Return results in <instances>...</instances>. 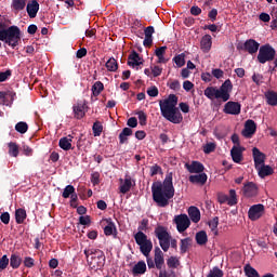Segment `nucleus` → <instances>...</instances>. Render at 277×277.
Wrapping results in <instances>:
<instances>
[{
    "label": "nucleus",
    "instance_id": "de8ad7c7",
    "mask_svg": "<svg viewBox=\"0 0 277 277\" xmlns=\"http://www.w3.org/2000/svg\"><path fill=\"white\" fill-rule=\"evenodd\" d=\"M208 224L212 233H214V235H217V226L220 224V217L214 216L211 221H209Z\"/></svg>",
    "mask_w": 277,
    "mask_h": 277
},
{
    "label": "nucleus",
    "instance_id": "1a4fd4ad",
    "mask_svg": "<svg viewBox=\"0 0 277 277\" xmlns=\"http://www.w3.org/2000/svg\"><path fill=\"white\" fill-rule=\"evenodd\" d=\"M174 223L176 224V229L180 233H185L189 226H192V221L187 214H179L174 216Z\"/></svg>",
    "mask_w": 277,
    "mask_h": 277
},
{
    "label": "nucleus",
    "instance_id": "39448f33",
    "mask_svg": "<svg viewBox=\"0 0 277 277\" xmlns=\"http://www.w3.org/2000/svg\"><path fill=\"white\" fill-rule=\"evenodd\" d=\"M0 40L9 47L16 49L21 44V28L18 26H10L0 30Z\"/></svg>",
    "mask_w": 277,
    "mask_h": 277
},
{
    "label": "nucleus",
    "instance_id": "603ef678",
    "mask_svg": "<svg viewBox=\"0 0 277 277\" xmlns=\"http://www.w3.org/2000/svg\"><path fill=\"white\" fill-rule=\"evenodd\" d=\"M215 151V143H208L203 146V153L206 155H211V153Z\"/></svg>",
    "mask_w": 277,
    "mask_h": 277
},
{
    "label": "nucleus",
    "instance_id": "a878e982",
    "mask_svg": "<svg viewBox=\"0 0 277 277\" xmlns=\"http://www.w3.org/2000/svg\"><path fill=\"white\" fill-rule=\"evenodd\" d=\"M58 146L62 150H72V135H68V137L64 136L60 138Z\"/></svg>",
    "mask_w": 277,
    "mask_h": 277
},
{
    "label": "nucleus",
    "instance_id": "9b49d317",
    "mask_svg": "<svg viewBox=\"0 0 277 277\" xmlns=\"http://www.w3.org/2000/svg\"><path fill=\"white\" fill-rule=\"evenodd\" d=\"M265 213V206L263 203L253 205L248 211L249 220L256 222L260 217H263Z\"/></svg>",
    "mask_w": 277,
    "mask_h": 277
},
{
    "label": "nucleus",
    "instance_id": "c03bdc74",
    "mask_svg": "<svg viewBox=\"0 0 277 277\" xmlns=\"http://www.w3.org/2000/svg\"><path fill=\"white\" fill-rule=\"evenodd\" d=\"M114 230L116 233V224L110 221L107 226L104 227V235H106V237H111V235H114Z\"/></svg>",
    "mask_w": 277,
    "mask_h": 277
},
{
    "label": "nucleus",
    "instance_id": "f257e3e1",
    "mask_svg": "<svg viewBox=\"0 0 277 277\" xmlns=\"http://www.w3.org/2000/svg\"><path fill=\"white\" fill-rule=\"evenodd\" d=\"M175 189L172 182V173H168L163 182H154L151 185V196L157 207L166 209L170 206V200L174 198Z\"/></svg>",
    "mask_w": 277,
    "mask_h": 277
},
{
    "label": "nucleus",
    "instance_id": "4468645a",
    "mask_svg": "<svg viewBox=\"0 0 277 277\" xmlns=\"http://www.w3.org/2000/svg\"><path fill=\"white\" fill-rule=\"evenodd\" d=\"M243 150H246V147H242V146L232 147L230 156L234 163H240L243 161Z\"/></svg>",
    "mask_w": 277,
    "mask_h": 277
},
{
    "label": "nucleus",
    "instance_id": "bf43d9fd",
    "mask_svg": "<svg viewBox=\"0 0 277 277\" xmlns=\"http://www.w3.org/2000/svg\"><path fill=\"white\" fill-rule=\"evenodd\" d=\"M147 94H148V96H151L155 98L156 96H159V89H157V87H150L147 90Z\"/></svg>",
    "mask_w": 277,
    "mask_h": 277
},
{
    "label": "nucleus",
    "instance_id": "6ab92c4d",
    "mask_svg": "<svg viewBox=\"0 0 277 277\" xmlns=\"http://www.w3.org/2000/svg\"><path fill=\"white\" fill-rule=\"evenodd\" d=\"M39 10H40V3H38L36 0H31V2L28 3L26 6V12L29 18H36V16H38Z\"/></svg>",
    "mask_w": 277,
    "mask_h": 277
},
{
    "label": "nucleus",
    "instance_id": "393cba45",
    "mask_svg": "<svg viewBox=\"0 0 277 277\" xmlns=\"http://www.w3.org/2000/svg\"><path fill=\"white\" fill-rule=\"evenodd\" d=\"M255 168L265 163V155L256 147L252 149Z\"/></svg>",
    "mask_w": 277,
    "mask_h": 277
},
{
    "label": "nucleus",
    "instance_id": "cd10ccee",
    "mask_svg": "<svg viewBox=\"0 0 277 277\" xmlns=\"http://www.w3.org/2000/svg\"><path fill=\"white\" fill-rule=\"evenodd\" d=\"M188 215L192 222H194V224H198L200 222V210L197 207H194V206L189 207Z\"/></svg>",
    "mask_w": 277,
    "mask_h": 277
},
{
    "label": "nucleus",
    "instance_id": "49530a36",
    "mask_svg": "<svg viewBox=\"0 0 277 277\" xmlns=\"http://www.w3.org/2000/svg\"><path fill=\"white\" fill-rule=\"evenodd\" d=\"M77 193L75 192V186L72 185H67L64 190L62 196L64 198H70L71 196H75Z\"/></svg>",
    "mask_w": 277,
    "mask_h": 277
},
{
    "label": "nucleus",
    "instance_id": "5fc2aeb1",
    "mask_svg": "<svg viewBox=\"0 0 277 277\" xmlns=\"http://www.w3.org/2000/svg\"><path fill=\"white\" fill-rule=\"evenodd\" d=\"M10 77H12V70L10 69L0 72V83H3V81H8Z\"/></svg>",
    "mask_w": 277,
    "mask_h": 277
},
{
    "label": "nucleus",
    "instance_id": "052dcab7",
    "mask_svg": "<svg viewBox=\"0 0 277 277\" xmlns=\"http://www.w3.org/2000/svg\"><path fill=\"white\" fill-rule=\"evenodd\" d=\"M85 55H88V49L85 48H80L77 52H76V57L78 60H82V57H85Z\"/></svg>",
    "mask_w": 277,
    "mask_h": 277
},
{
    "label": "nucleus",
    "instance_id": "bb28decb",
    "mask_svg": "<svg viewBox=\"0 0 277 277\" xmlns=\"http://www.w3.org/2000/svg\"><path fill=\"white\" fill-rule=\"evenodd\" d=\"M120 183H122L119 187V192L121 194H129L131 192V188L133 187V182L131 181V177H126L124 181L120 179Z\"/></svg>",
    "mask_w": 277,
    "mask_h": 277
},
{
    "label": "nucleus",
    "instance_id": "864d4df0",
    "mask_svg": "<svg viewBox=\"0 0 277 277\" xmlns=\"http://www.w3.org/2000/svg\"><path fill=\"white\" fill-rule=\"evenodd\" d=\"M148 120V117L146 116V113L144 111H138V122L141 127H146V122Z\"/></svg>",
    "mask_w": 277,
    "mask_h": 277
},
{
    "label": "nucleus",
    "instance_id": "ea45409f",
    "mask_svg": "<svg viewBox=\"0 0 277 277\" xmlns=\"http://www.w3.org/2000/svg\"><path fill=\"white\" fill-rule=\"evenodd\" d=\"M25 5H27L25 0H13L11 8H13L15 12H21V10H25Z\"/></svg>",
    "mask_w": 277,
    "mask_h": 277
},
{
    "label": "nucleus",
    "instance_id": "e433bc0d",
    "mask_svg": "<svg viewBox=\"0 0 277 277\" xmlns=\"http://www.w3.org/2000/svg\"><path fill=\"white\" fill-rule=\"evenodd\" d=\"M108 72H116V70H118V61H116V58L110 57L106 64H105Z\"/></svg>",
    "mask_w": 277,
    "mask_h": 277
},
{
    "label": "nucleus",
    "instance_id": "13d9d810",
    "mask_svg": "<svg viewBox=\"0 0 277 277\" xmlns=\"http://www.w3.org/2000/svg\"><path fill=\"white\" fill-rule=\"evenodd\" d=\"M24 265L28 268H31L34 267V265H36V260H34V258L31 256H26L24 259Z\"/></svg>",
    "mask_w": 277,
    "mask_h": 277
},
{
    "label": "nucleus",
    "instance_id": "6e6d98bb",
    "mask_svg": "<svg viewBox=\"0 0 277 277\" xmlns=\"http://www.w3.org/2000/svg\"><path fill=\"white\" fill-rule=\"evenodd\" d=\"M79 224H81V226H90V224H92V220L90 219V215L80 216Z\"/></svg>",
    "mask_w": 277,
    "mask_h": 277
},
{
    "label": "nucleus",
    "instance_id": "69168bd1",
    "mask_svg": "<svg viewBox=\"0 0 277 277\" xmlns=\"http://www.w3.org/2000/svg\"><path fill=\"white\" fill-rule=\"evenodd\" d=\"M6 100L9 103H14V98H16V92L14 91H5Z\"/></svg>",
    "mask_w": 277,
    "mask_h": 277
},
{
    "label": "nucleus",
    "instance_id": "8fccbe9b",
    "mask_svg": "<svg viewBox=\"0 0 277 277\" xmlns=\"http://www.w3.org/2000/svg\"><path fill=\"white\" fill-rule=\"evenodd\" d=\"M149 174L150 176H157V174H163V170L159 164H154L149 167Z\"/></svg>",
    "mask_w": 277,
    "mask_h": 277
},
{
    "label": "nucleus",
    "instance_id": "473e14b6",
    "mask_svg": "<svg viewBox=\"0 0 277 277\" xmlns=\"http://www.w3.org/2000/svg\"><path fill=\"white\" fill-rule=\"evenodd\" d=\"M168 50V47L163 45L160 48H157L155 51V55L158 57V64H166V51Z\"/></svg>",
    "mask_w": 277,
    "mask_h": 277
},
{
    "label": "nucleus",
    "instance_id": "774afa93",
    "mask_svg": "<svg viewBox=\"0 0 277 277\" xmlns=\"http://www.w3.org/2000/svg\"><path fill=\"white\" fill-rule=\"evenodd\" d=\"M2 224H10V212H4L0 215Z\"/></svg>",
    "mask_w": 277,
    "mask_h": 277
},
{
    "label": "nucleus",
    "instance_id": "f3484780",
    "mask_svg": "<svg viewBox=\"0 0 277 277\" xmlns=\"http://www.w3.org/2000/svg\"><path fill=\"white\" fill-rule=\"evenodd\" d=\"M242 192L247 198H254L259 196V186L254 182H248L245 184Z\"/></svg>",
    "mask_w": 277,
    "mask_h": 277
},
{
    "label": "nucleus",
    "instance_id": "b1692460",
    "mask_svg": "<svg viewBox=\"0 0 277 277\" xmlns=\"http://www.w3.org/2000/svg\"><path fill=\"white\" fill-rule=\"evenodd\" d=\"M207 173H199L196 175H190L188 177L189 183H193L194 185H205L207 183Z\"/></svg>",
    "mask_w": 277,
    "mask_h": 277
},
{
    "label": "nucleus",
    "instance_id": "ddd939ff",
    "mask_svg": "<svg viewBox=\"0 0 277 277\" xmlns=\"http://www.w3.org/2000/svg\"><path fill=\"white\" fill-rule=\"evenodd\" d=\"M223 111L230 116H239L241 114V104H239V102H227Z\"/></svg>",
    "mask_w": 277,
    "mask_h": 277
},
{
    "label": "nucleus",
    "instance_id": "9d476101",
    "mask_svg": "<svg viewBox=\"0 0 277 277\" xmlns=\"http://www.w3.org/2000/svg\"><path fill=\"white\" fill-rule=\"evenodd\" d=\"M217 201L220 205H225V202H227L229 207H235V205H237V192H235V189H230L229 197L226 194L219 193Z\"/></svg>",
    "mask_w": 277,
    "mask_h": 277
},
{
    "label": "nucleus",
    "instance_id": "7ed1b4c3",
    "mask_svg": "<svg viewBox=\"0 0 277 277\" xmlns=\"http://www.w3.org/2000/svg\"><path fill=\"white\" fill-rule=\"evenodd\" d=\"M230 92H233V82L230 79H227L223 84L217 89V87H208L205 89L203 94L210 101H223L226 103L230 101Z\"/></svg>",
    "mask_w": 277,
    "mask_h": 277
},
{
    "label": "nucleus",
    "instance_id": "a211bd4d",
    "mask_svg": "<svg viewBox=\"0 0 277 277\" xmlns=\"http://www.w3.org/2000/svg\"><path fill=\"white\" fill-rule=\"evenodd\" d=\"M154 262L158 269H163L166 260L163 259V251H161V249L159 247L155 248Z\"/></svg>",
    "mask_w": 277,
    "mask_h": 277
},
{
    "label": "nucleus",
    "instance_id": "20e7f679",
    "mask_svg": "<svg viewBox=\"0 0 277 277\" xmlns=\"http://www.w3.org/2000/svg\"><path fill=\"white\" fill-rule=\"evenodd\" d=\"M134 234V241L140 246V252L143 256H148L153 252V240L144 232L148 230V219H143Z\"/></svg>",
    "mask_w": 277,
    "mask_h": 277
},
{
    "label": "nucleus",
    "instance_id": "2eb2a0df",
    "mask_svg": "<svg viewBox=\"0 0 277 277\" xmlns=\"http://www.w3.org/2000/svg\"><path fill=\"white\" fill-rule=\"evenodd\" d=\"M186 170L189 174H200L205 172V164L200 161L193 160L192 163H185Z\"/></svg>",
    "mask_w": 277,
    "mask_h": 277
},
{
    "label": "nucleus",
    "instance_id": "4c0bfd02",
    "mask_svg": "<svg viewBox=\"0 0 277 277\" xmlns=\"http://www.w3.org/2000/svg\"><path fill=\"white\" fill-rule=\"evenodd\" d=\"M92 94L93 96H98L101 95V92H103V90H105V85L103 84V82L101 81H96L93 85H92Z\"/></svg>",
    "mask_w": 277,
    "mask_h": 277
},
{
    "label": "nucleus",
    "instance_id": "338daca9",
    "mask_svg": "<svg viewBox=\"0 0 277 277\" xmlns=\"http://www.w3.org/2000/svg\"><path fill=\"white\" fill-rule=\"evenodd\" d=\"M127 124L131 129H135V127H137V118H135V117L129 118L128 121H127Z\"/></svg>",
    "mask_w": 277,
    "mask_h": 277
},
{
    "label": "nucleus",
    "instance_id": "a19ab883",
    "mask_svg": "<svg viewBox=\"0 0 277 277\" xmlns=\"http://www.w3.org/2000/svg\"><path fill=\"white\" fill-rule=\"evenodd\" d=\"M245 274L248 277H261V275H259V272L250 264L245 265Z\"/></svg>",
    "mask_w": 277,
    "mask_h": 277
},
{
    "label": "nucleus",
    "instance_id": "37998d69",
    "mask_svg": "<svg viewBox=\"0 0 277 277\" xmlns=\"http://www.w3.org/2000/svg\"><path fill=\"white\" fill-rule=\"evenodd\" d=\"M173 62L177 66V68H183V66H185V53L175 55L173 57Z\"/></svg>",
    "mask_w": 277,
    "mask_h": 277
},
{
    "label": "nucleus",
    "instance_id": "f8f14e48",
    "mask_svg": "<svg viewBox=\"0 0 277 277\" xmlns=\"http://www.w3.org/2000/svg\"><path fill=\"white\" fill-rule=\"evenodd\" d=\"M261 48V43L254 39H248L245 43L240 47L242 51H247L249 55H254V53H259Z\"/></svg>",
    "mask_w": 277,
    "mask_h": 277
},
{
    "label": "nucleus",
    "instance_id": "423d86ee",
    "mask_svg": "<svg viewBox=\"0 0 277 277\" xmlns=\"http://www.w3.org/2000/svg\"><path fill=\"white\" fill-rule=\"evenodd\" d=\"M259 64H267V62H274L276 60V49L272 44L266 43L260 47L256 57Z\"/></svg>",
    "mask_w": 277,
    "mask_h": 277
},
{
    "label": "nucleus",
    "instance_id": "4be33fe9",
    "mask_svg": "<svg viewBox=\"0 0 277 277\" xmlns=\"http://www.w3.org/2000/svg\"><path fill=\"white\" fill-rule=\"evenodd\" d=\"M145 39L143 41V45L150 48L153 47V35L155 34V27L148 26L145 28Z\"/></svg>",
    "mask_w": 277,
    "mask_h": 277
},
{
    "label": "nucleus",
    "instance_id": "c756f323",
    "mask_svg": "<svg viewBox=\"0 0 277 277\" xmlns=\"http://www.w3.org/2000/svg\"><path fill=\"white\" fill-rule=\"evenodd\" d=\"M25 220H27V211L23 208L16 209L15 210L16 224H24Z\"/></svg>",
    "mask_w": 277,
    "mask_h": 277
},
{
    "label": "nucleus",
    "instance_id": "09e8293b",
    "mask_svg": "<svg viewBox=\"0 0 277 277\" xmlns=\"http://www.w3.org/2000/svg\"><path fill=\"white\" fill-rule=\"evenodd\" d=\"M167 265L170 269H176V267H179L180 265V262L179 260L176 259V256H170L168 260H167Z\"/></svg>",
    "mask_w": 277,
    "mask_h": 277
},
{
    "label": "nucleus",
    "instance_id": "7c9ffc66",
    "mask_svg": "<svg viewBox=\"0 0 277 277\" xmlns=\"http://www.w3.org/2000/svg\"><path fill=\"white\" fill-rule=\"evenodd\" d=\"M132 274L134 276L146 274V262L140 261L137 264H135L132 268Z\"/></svg>",
    "mask_w": 277,
    "mask_h": 277
},
{
    "label": "nucleus",
    "instance_id": "f03ea898",
    "mask_svg": "<svg viewBox=\"0 0 277 277\" xmlns=\"http://www.w3.org/2000/svg\"><path fill=\"white\" fill-rule=\"evenodd\" d=\"M176 105H179V97L175 94H170L168 98L159 101L162 118L173 124H181L183 122V115Z\"/></svg>",
    "mask_w": 277,
    "mask_h": 277
},
{
    "label": "nucleus",
    "instance_id": "4d7b16f0",
    "mask_svg": "<svg viewBox=\"0 0 277 277\" xmlns=\"http://www.w3.org/2000/svg\"><path fill=\"white\" fill-rule=\"evenodd\" d=\"M79 197L77 196V193L70 197L69 205L72 209H77L79 207Z\"/></svg>",
    "mask_w": 277,
    "mask_h": 277
},
{
    "label": "nucleus",
    "instance_id": "c85d7f7f",
    "mask_svg": "<svg viewBox=\"0 0 277 277\" xmlns=\"http://www.w3.org/2000/svg\"><path fill=\"white\" fill-rule=\"evenodd\" d=\"M131 135H133V130L131 128H123L119 134V144H127Z\"/></svg>",
    "mask_w": 277,
    "mask_h": 277
},
{
    "label": "nucleus",
    "instance_id": "a18cd8bd",
    "mask_svg": "<svg viewBox=\"0 0 277 277\" xmlns=\"http://www.w3.org/2000/svg\"><path fill=\"white\" fill-rule=\"evenodd\" d=\"M9 146V155L11 157H18V145L14 142H10Z\"/></svg>",
    "mask_w": 277,
    "mask_h": 277
},
{
    "label": "nucleus",
    "instance_id": "0eeeda50",
    "mask_svg": "<svg viewBox=\"0 0 277 277\" xmlns=\"http://www.w3.org/2000/svg\"><path fill=\"white\" fill-rule=\"evenodd\" d=\"M157 239L159 240V246L163 250V252H168L170 250V240L172 236L168 233V228L161 225H158L154 230Z\"/></svg>",
    "mask_w": 277,
    "mask_h": 277
},
{
    "label": "nucleus",
    "instance_id": "79ce46f5",
    "mask_svg": "<svg viewBox=\"0 0 277 277\" xmlns=\"http://www.w3.org/2000/svg\"><path fill=\"white\" fill-rule=\"evenodd\" d=\"M92 130L94 137H101V133H103V123H101V121H95Z\"/></svg>",
    "mask_w": 277,
    "mask_h": 277
},
{
    "label": "nucleus",
    "instance_id": "3c124183",
    "mask_svg": "<svg viewBox=\"0 0 277 277\" xmlns=\"http://www.w3.org/2000/svg\"><path fill=\"white\" fill-rule=\"evenodd\" d=\"M8 265H10V258L3 255L0 259V272H3V269H8Z\"/></svg>",
    "mask_w": 277,
    "mask_h": 277
},
{
    "label": "nucleus",
    "instance_id": "58836bf2",
    "mask_svg": "<svg viewBox=\"0 0 277 277\" xmlns=\"http://www.w3.org/2000/svg\"><path fill=\"white\" fill-rule=\"evenodd\" d=\"M15 131H17V133H21L22 135H25V133L29 131V126L25 121H19L15 124Z\"/></svg>",
    "mask_w": 277,
    "mask_h": 277
},
{
    "label": "nucleus",
    "instance_id": "c9c22d12",
    "mask_svg": "<svg viewBox=\"0 0 277 277\" xmlns=\"http://www.w3.org/2000/svg\"><path fill=\"white\" fill-rule=\"evenodd\" d=\"M189 246H192V238L187 237V238L181 239V243H180L181 254L187 253V251L189 250Z\"/></svg>",
    "mask_w": 277,
    "mask_h": 277
},
{
    "label": "nucleus",
    "instance_id": "e2e57ef3",
    "mask_svg": "<svg viewBox=\"0 0 277 277\" xmlns=\"http://www.w3.org/2000/svg\"><path fill=\"white\" fill-rule=\"evenodd\" d=\"M190 14L193 16H200V14H202V9H200L198 5H194L190 8Z\"/></svg>",
    "mask_w": 277,
    "mask_h": 277
},
{
    "label": "nucleus",
    "instance_id": "dca6fc26",
    "mask_svg": "<svg viewBox=\"0 0 277 277\" xmlns=\"http://www.w3.org/2000/svg\"><path fill=\"white\" fill-rule=\"evenodd\" d=\"M256 133V122L252 119H248L245 123V129L242 130L243 137L250 138Z\"/></svg>",
    "mask_w": 277,
    "mask_h": 277
},
{
    "label": "nucleus",
    "instance_id": "0e129e2a",
    "mask_svg": "<svg viewBox=\"0 0 277 277\" xmlns=\"http://www.w3.org/2000/svg\"><path fill=\"white\" fill-rule=\"evenodd\" d=\"M212 76H214L215 79H222V77H224V70L220 68L212 69Z\"/></svg>",
    "mask_w": 277,
    "mask_h": 277
},
{
    "label": "nucleus",
    "instance_id": "412c9836",
    "mask_svg": "<svg viewBox=\"0 0 277 277\" xmlns=\"http://www.w3.org/2000/svg\"><path fill=\"white\" fill-rule=\"evenodd\" d=\"M9 263L12 269H18V267H21V265L23 264V258L21 256V253L18 252L12 253L10 256Z\"/></svg>",
    "mask_w": 277,
    "mask_h": 277
},
{
    "label": "nucleus",
    "instance_id": "680f3d73",
    "mask_svg": "<svg viewBox=\"0 0 277 277\" xmlns=\"http://www.w3.org/2000/svg\"><path fill=\"white\" fill-rule=\"evenodd\" d=\"M208 17L210 18V21L212 23H215V21H217V9H212L209 13H208Z\"/></svg>",
    "mask_w": 277,
    "mask_h": 277
},
{
    "label": "nucleus",
    "instance_id": "aec40b11",
    "mask_svg": "<svg viewBox=\"0 0 277 277\" xmlns=\"http://www.w3.org/2000/svg\"><path fill=\"white\" fill-rule=\"evenodd\" d=\"M140 54L133 50L128 57V66L135 68V66H142L143 62L141 61Z\"/></svg>",
    "mask_w": 277,
    "mask_h": 277
},
{
    "label": "nucleus",
    "instance_id": "2f4dec72",
    "mask_svg": "<svg viewBox=\"0 0 277 277\" xmlns=\"http://www.w3.org/2000/svg\"><path fill=\"white\" fill-rule=\"evenodd\" d=\"M195 239L198 246H207V241H209V237L205 230L198 232L195 236Z\"/></svg>",
    "mask_w": 277,
    "mask_h": 277
},
{
    "label": "nucleus",
    "instance_id": "72a5a7b5",
    "mask_svg": "<svg viewBox=\"0 0 277 277\" xmlns=\"http://www.w3.org/2000/svg\"><path fill=\"white\" fill-rule=\"evenodd\" d=\"M271 174H274V169L272 167L262 164L259 168V176H261V179H265V176H271Z\"/></svg>",
    "mask_w": 277,
    "mask_h": 277
},
{
    "label": "nucleus",
    "instance_id": "f704fd0d",
    "mask_svg": "<svg viewBox=\"0 0 277 277\" xmlns=\"http://www.w3.org/2000/svg\"><path fill=\"white\" fill-rule=\"evenodd\" d=\"M265 98H266L268 105H272V107H276V105H277V92L276 91L266 92Z\"/></svg>",
    "mask_w": 277,
    "mask_h": 277
},
{
    "label": "nucleus",
    "instance_id": "6e6552de",
    "mask_svg": "<svg viewBox=\"0 0 277 277\" xmlns=\"http://www.w3.org/2000/svg\"><path fill=\"white\" fill-rule=\"evenodd\" d=\"M88 109H89L88 102H85V101H78L72 106L74 118L76 120H82V118H85V114H88Z\"/></svg>",
    "mask_w": 277,
    "mask_h": 277
},
{
    "label": "nucleus",
    "instance_id": "5701e85b",
    "mask_svg": "<svg viewBox=\"0 0 277 277\" xmlns=\"http://www.w3.org/2000/svg\"><path fill=\"white\" fill-rule=\"evenodd\" d=\"M213 44L211 35H205L201 38L200 49L203 53H209L211 51V45Z\"/></svg>",
    "mask_w": 277,
    "mask_h": 277
}]
</instances>
